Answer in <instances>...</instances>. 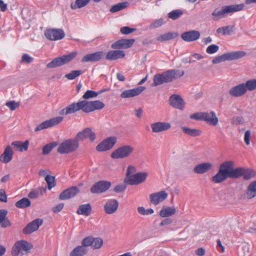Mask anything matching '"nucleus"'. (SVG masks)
Here are the masks:
<instances>
[{
	"label": "nucleus",
	"mask_w": 256,
	"mask_h": 256,
	"mask_svg": "<svg viewBox=\"0 0 256 256\" xmlns=\"http://www.w3.org/2000/svg\"><path fill=\"white\" fill-rule=\"evenodd\" d=\"M80 110H82L86 113L92 112V101L84 100L76 103L74 102L61 110L59 114L60 115H68Z\"/></svg>",
	"instance_id": "nucleus-1"
},
{
	"label": "nucleus",
	"mask_w": 256,
	"mask_h": 256,
	"mask_svg": "<svg viewBox=\"0 0 256 256\" xmlns=\"http://www.w3.org/2000/svg\"><path fill=\"white\" fill-rule=\"evenodd\" d=\"M244 4H232L224 6L220 8H216L212 13L215 20H219L225 18L228 14L240 11L244 9Z\"/></svg>",
	"instance_id": "nucleus-2"
},
{
	"label": "nucleus",
	"mask_w": 256,
	"mask_h": 256,
	"mask_svg": "<svg viewBox=\"0 0 256 256\" xmlns=\"http://www.w3.org/2000/svg\"><path fill=\"white\" fill-rule=\"evenodd\" d=\"M246 55L244 51H232L215 57L212 60L213 64H218L226 61H232L240 59Z\"/></svg>",
	"instance_id": "nucleus-3"
},
{
	"label": "nucleus",
	"mask_w": 256,
	"mask_h": 256,
	"mask_svg": "<svg viewBox=\"0 0 256 256\" xmlns=\"http://www.w3.org/2000/svg\"><path fill=\"white\" fill-rule=\"evenodd\" d=\"M78 146V142L76 139H68L60 143L57 151L61 154H69L76 151Z\"/></svg>",
	"instance_id": "nucleus-4"
},
{
	"label": "nucleus",
	"mask_w": 256,
	"mask_h": 256,
	"mask_svg": "<svg viewBox=\"0 0 256 256\" xmlns=\"http://www.w3.org/2000/svg\"><path fill=\"white\" fill-rule=\"evenodd\" d=\"M77 54V52H73L68 54L55 58L46 64V68H52L63 66L72 60Z\"/></svg>",
	"instance_id": "nucleus-5"
},
{
	"label": "nucleus",
	"mask_w": 256,
	"mask_h": 256,
	"mask_svg": "<svg viewBox=\"0 0 256 256\" xmlns=\"http://www.w3.org/2000/svg\"><path fill=\"white\" fill-rule=\"evenodd\" d=\"M134 147L131 145H124L114 150L110 156L114 159L128 158L134 152Z\"/></svg>",
	"instance_id": "nucleus-6"
},
{
	"label": "nucleus",
	"mask_w": 256,
	"mask_h": 256,
	"mask_svg": "<svg viewBox=\"0 0 256 256\" xmlns=\"http://www.w3.org/2000/svg\"><path fill=\"white\" fill-rule=\"evenodd\" d=\"M32 245L27 241L22 240L16 242L12 250V255L18 256L19 254H26L32 248Z\"/></svg>",
	"instance_id": "nucleus-7"
},
{
	"label": "nucleus",
	"mask_w": 256,
	"mask_h": 256,
	"mask_svg": "<svg viewBox=\"0 0 256 256\" xmlns=\"http://www.w3.org/2000/svg\"><path fill=\"white\" fill-rule=\"evenodd\" d=\"M225 164L228 171V178H238L242 176L243 168L239 167L234 168V162L231 160L225 162Z\"/></svg>",
	"instance_id": "nucleus-8"
},
{
	"label": "nucleus",
	"mask_w": 256,
	"mask_h": 256,
	"mask_svg": "<svg viewBox=\"0 0 256 256\" xmlns=\"http://www.w3.org/2000/svg\"><path fill=\"white\" fill-rule=\"evenodd\" d=\"M44 36L50 40H58L63 38L65 34L60 28H48L45 30Z\"/></svg>",
	"instance_id": "nucleus-9"
},
{
	"label": "nucleus",
	"mask_w": 256,
	"mask_h": 256,
	"mask_svg": "<svg viewBox=\"0 0 256 256\" xmlns=\"http://www.w3.org/2000/svg\"><path fill=\"white\" fill-rule=\"evenodd\" d=\"M63 120L62 116H56L46 120L40 123L34 128V132H37L45 128H48L58 125Z\"/></svg>",
	"instance_id": "nucleus-10"
},
{
	"label": "nucleus",
	"mask_w": 256,
	"mask_h": 256,
	"mask_svg": "<svg viewBox=\"0 0 256 256\" xmlns=\"http://www.w3.org/2000/svg\"><path fill=\"white\" fill-rule=\"evenodd\" d=\"M117 142V138L116 136H110L96 146V150L98 152H105L110 150Z\"/></svg>",
	"instance_id": "nucleus-11"
},
{
	"label": "nucleus",
	"mask_w": 256,
	"mask_h": 256,
	"mask_svg": "<svg viewBox=\"0 0 256 256\" xmlns=\"http://www.w3.org/2000/svg\"><path fill=\"white\" fill-rule=\"evenodd\" d=\"M225 162L222 163L219 168L216 174L212 177V181L216 184L220 183L225 181L228 177V172Z\"/></svg>",
	"instance_id": "nucleus-12"
},
{
	"label": "nucleus",
	"mask_w": 256,
	"mask_h": 256,
	"mask_svg": "<svg viewBox=\"0 0 256 256\" xmlns=\"http://www.w3.org/2000/svg\"><path fill=\"white\" fill-rule=\"evenodd\" d=\"M111 186V182L106 180H100L96 182L90 188L92 194H101L106 192Z\"/></svg>",
	"instance_id": "nucleus-13"
},
{
	"label": "nucleus",
	"mask_w": 256,
	"mask_h": 256,
	"mask_svg": "<svg viewBox=\"0 0 256 256\" xmlns=\"http://www.w3.org/2000/svg\"><path fill=\"white\" fill-rule=\"evenodd\" d=\"M148 176L147 172H140L128 176V183L130 185H138L144 182Z\"/></svg>",
	"instance_id": "nucleus-14"
},
{
	"label": "nucleus",
	"mask_w": 256,
	"mask_h": 256,
	"mask_svg": "<svg viewBox=\"0 0 256 256\" xmlns=\"http://www.w3.org/2000/svg\"><path fill=\"white\" fill-rule=\"evenodd\" d=\"M168 196V193L164 190L154 192L149 195L150 202L152 204L156 206L164 202Z\"/></svg>",
	"instance_id": "nucleus-15"
},
{
	"label": "nucleus",
	"mask_w": 256,
	"mask_h": 256,
	"mask_svg": "<svg viewBox=\"0 0 256 256\" xmlns=\"http://www.w3.org/2000/svg\"><path fill=\"white\" fill-rule=\"evenodd\" d=\"M169 104L173 108L183 110L186 103L180 96L176 94L172 95L169 98Z\"/></svg>",
	"instance_id": "nucleus-16"
},
{
	"label": "nucleus",
	"mask_w": 256,
	"mask_h": 256,
	"mask_svg": "<svg viewBox=\"0 0 256 256\" xmlns=\"http://www.w3.org/2000/svg\"><path fill=\"white\" fill-rule=\"evenodd\" d=\"M164 73L166 83L171 82L174 80L180 78L184 74V72L179 70H170Z\"/></svg>",
	"instance_id": "nucleus-17"
},
{
	"label": "nucleus",
	"mask_w": 256,
	"mask_h": 256,
	"mask_svg": "<svg viewBox=\"0 0 256 256\" xmlns=\"http://www.w3.org/2000/svg\"><path fill=\"white\" fill-rule=\"evenodd\" d=\"M200 36V32L196 30H190L182 33L180 35L182 39L186 42H195Z\"/></svg>",
	"instance_id": "nucleus-18"
},
{
	"label": "nucleus",
	"mask_w": 256,
	"mask_h": 256,
	"mask_svg": "<svg viewBox=\"0 0 256 256\" xmlns=\"http://www.w3.org/2000/svg\"><path fill=\"white\" fill-rule=\"evenodd\" d=\"M88 138L91 141H94L96 138L94 132L90 128H86L78 133L76 140L78 141L83 140Z\"/></svg>",
	"instance_id": "nucleus-19"
},
{
	"label": "nucleus",
	"mask_w": 256,
	"mask_h": 256,
	"mask_svg": "<svg viewBox=\"0 0 256 256\" xmlns=\"http://www.w3.org/2000/svg\"><path fill=\"white\" fill-rule=\"evenodd\" d=\"M118 207V202L116 199H109L104 204V208L105 212L108 214L115 213Z\"/></svg>",
	"instance_id": "nucleus-20"
},
{
	"label": "nucleus",
	"mask_w": 256,
	"mask_h": 256,
	"mask_svg": "<svg viewBox=\"0 0 256 256\" xmlns=\"http://www.w3.org/2000/svg\"><path fill=\"white\" fill-rule=\"evenodd\" d=\"M150 127L153 132L159 133L168 130L171 124L168 122H158L152 124Z\"/></svg>",
	"instance_id": "nucleus-21"
},
{
	"label": "nucleus",
	"mask_w": 256,
	"mask_h": 256,
	"mask_svg": "<svg viewBox=\"0 0 256 256\" xmlns=\"http://www.w3.org/2000/svg\"><path fill=\"white\" fill-rule=\"evenodd\" d=\"M42 223V220L40 218L36 219L27 224L23 229L22 232L24 234H30L38 230Z\"/></svg>",
	"instance_id": "nucleus-22"
},
{
	"label": "nucleus",
	"mask_w": 256,
	"mask_h": 256,
	"mask_svg": "<svg viewBox=\"0 0 256 256\" xmlns=\"http://www.w3.org/2000/svg\"><path fill=\"white\" fill-rule=\"evenodd\" d=\"M146 88L144 86H140L136 88L125 90L120 94V97L122 98H130L140 94Z\"/></svg>",
	"instance_id": "nucleus-23"
},
{
	"label": "nucleus",
	"mask_w": 256,
	"mask_h": 256,
	"mask_svg": "<svg viewBox=\"0 0 256 256\" xmlns=\"http://www.w3.org/2000/svg\"><path fill=\"white\" fill-rule=\"evenodd\" d=\"M104 56V54L102 51L97 52L94 53L88 54L84 56L81 61L82 62H96L102 60Z\"/></svg>",
	"instance_id": "nucleus-24"
},
{
	"label": "nucleus",
	"mask_w": 256,
	"mask_h": 256,
	"mask_svg": "<svg viewBox=\"0 0 256 256\" xmlns=\"http://www.w3.org/2000/svg\"><path fill=\"white\" fill-rule=\"evenodd\" d=\"M134 42V39H122L113 43L111 47L114 49L128 48L133 45Z\"/></svg>",
	"instance_id": "nucleus-25"
},
{
	"label": "nucleus",
	"mask_w": 256,
	"mask_h": 256,
	"mask_svg": "<svg viewBox=\"0 0 256 256\" xmlns=\"http://www.w3.org/2000/svg\"><path fill=\"white\" fill-rule=\"evenodd\" d=\"M203 120L212 126H216L218 124V118L214 111L204 112Z\"/></svg>",
	"instance_id": "nucleus-26"
},
{
	"label": "nucleus",
	"mask_w": 256,
	"mask_h": 256,
	"mask_svg": "<svg viewBox=\"0 0 256 256\" xmlns=\"http://www.w3.org/2000/svg\"><path fill=\"white\" fill-rule=\"evenodd\" d=\"M244 84H240L232 88L229 90V94L234 97H240L246 92Z\"/></svg>",
	"instance_id": "nucleus-27"
},
{
	"label": "nucleus",
	"mask_w": 256,
	"mask_h": 256,
	"mask_svg": "<svg viewBox=\"0 0 256 256\" xmlns=\"http://www.w3.org/2000/svg\"><path fill=\"white\" fill-rule=\"evenodd\" d=\"M79 192V189L76 186H72L64 190L60 195V200L70 199L75 196Z\"/></svg>",
	"instance_id": "nucleus-28"
},
{
	"label": "nucleus",
	"mask_w": 256,
	"mask_h": 256,
	"mask_svg": "<svg viewBox=\"0 0 256 256\" xmlns=\"http://www.w3.org/2000/svg\"><path fill=\"white\" fill-rule=\"evenodd\" d=\"M210 162H203L196 165L194 168V172L196 174H202L209 171L212 168Z\"/></svg>",
	"instance_id": "nucleus-29"
},
{
	"label": "nucleus",
	"mask_w": 256,
	"mask_h": 256,
	"mask_svg": "<svg viewBox=\"0 0 256 256\" xmlns=\"http://www.w3.org/2000/svg\"><path fill=\"white\" fill-rule=\"evenodd\" d=\"M13 154L14 152L12 147L10 146H8L0 156V161L4 164L9 162L12 159Z\"/></svg>",
	"instance_id": "nucleus-30"
},
{
	"label": "nucleus",
	"mask_w": 256,
	"mask_h": 256,
	"mask_svg": "<svg viewBox=\"0 0 256 256\" xmlns=\"http://www.w3.org/2000/svg\"><path fill=\"white\" fill-rule=\"evenodd\" d=\"M177 212L174 206H163L158 212L159 216L162 218H170L174 215Z\"/></svg>",
	"instance_id": "nucleus-31"
},
{
	"label": "nucleus",
	"mask_w": 256,
	"mask_h": 256,
	"mask_svg": "<svg viewBox=\"0 0 256 256\" xmlns=\"http://www.w3.org/2000/svg\"><path fill=\"white\" fill-rule=\"evenodd\" d=\"M125 56V52L122 50H114L109 51L106 56V59L113 60L122 58Z\"/></svg>",
	"instance_id": "nucleus-32"
},
{
	"label": "nucleus",
	"mask_w": 256,
	"mask_h": 256,
	"mask_svg": "<svg viewBox=\"0 0 256 256\" xmlns=\"http://www.w3.org/2000/svg\"><path fill=\"white\" fill-rule=\"evenodd\" d=\"M28 144L29 142L28 140H26L24 142L22 141H14L12 143V146L16 150L21 152L27 150Z\"/></svg>",
	"instance_id": "nucleus-33"
},
{
	"label": "nucleus",
	"mask_w": 256,
	"mask_h": 256,
	"mask_svg": "<svg viewBox=\"0 0 256 256\" xmlns=\"http://www.w3.org/2000/svg\"><path fill=\"white\" fill-rule=\"evenodd\" d=\"M92 210V207L90 204L80 205L77 210V214L85 216H88Z\"/></svg>",
	"instance_id": "nucleus-34"
},
{
	"label": "nucleus",
	"mask_w": 256,
	"mask_h": 256,
	"mask_svg": "<svg viewBox=\"0 0 256 256\" xmlns=\"http://www.w3.org/2000/svg\"><path fill=\"white\" fill-rule=\"evenodd\" d=\"M256 196V181L252 182L248 186L246 197L250 199Z\"/></svg>",
	"instance_id": "nucleus-35"
},
{
	"label": "nucleus",
	"mask_w": 256,
	"mask_h": 256,
	"mask_svg": "<svg viewBox=\"0 0 256 256\" xmlns=\"http://www.w3.org/2000/svg\"><path fill=\"white\" fill-rule=\"evenodd\" d=\"M87 249L84 246H78L70 253V256H84L87 252Z\"/></svg>",
	"instance_id": "nucleus-36"
},
{
	"label": "nucleus",
	"mask_w": 256,
	"mask_h": 256,
	"mask_svg": "<svg viewBox=\"0 0 256 256\" xmlns=\"http://www.w3.org/2000/svg\"><path fill=\"white\" fill-rule=\"evenodd\" d=\"M178 36V34L176 32H169L157 37L156 40L159 42H164L174 39Z\"/></svg>",
	"instance_id": "nucleus-37"
},
{
	"label": "nucleus",
	"mask_w": 256,
	"mask_h": 256,
	"mask_svg": "<svg viewBox=\"0 0 256 256\" xmlns=\"http://www.w3.org/2000/svg\"><path fill=\"white\" fill-rule=\"evenodd\" d=\"M182 129L184 132L191 136H196L201 134L200 130L196 128H190L186 126H182Z\"/></svg>",
	"instance_id": "nucleus-38"
},
{
	"label": "nucleus",
	"mask_w": 256,
	"mask_h": 256,
	"mask_svg": "<svg viewBox=\"0 0 256 256\" xmlns=\"http://www.w3.org/2000/svg\"><path fill=\"white\" fill-rule=\"evenodd\" d=\"M234 26H228L218 28L216 30V32L222 35H229L231 34L234 30Z\"/></svg>",
	"instance_id": "nucleus-39"
},
{
	"label": "nucleus",
	"mask_w": 256,
	"mask_h": 256,
	"mask_svg": "<svg viewBox=\"0 0 256 256\" xmlns=\"http://www.w3.org/2000/svg\"><path fill=\"white\" fill-rule=\"evenodd\" d=\"M128 6V3L126 2H120L115 5H114L110 8V11L112 13H114L122 10L126 8H127Z\"/></svg>",
	"instance_id": "nucleus-40"
},
{
	"label": "nucleus",
	"mask_w": 256,
	"mask_h": 256,
	"mask_svg": "<svg viewBox=\"0 0 256 256\" xmlns=\"http://www.w3.org/2000/svg\"><path fill=\"white\" fill-rule=\"evenodd\" d=\"M30 201L28 198H24L18 201L15 204V206L19 208H24L30 206Z\"/></svg>",
	"instance_id": "nucleus-41"
},
{
	"label": "nucleus",
	"mask_w": 256,
	"mask_h": 256,
	"mask_svg": "<svg viewBox=\"0 0 256 256\" xmlns=\"http://www.w3.org/2000/svg\"><path fill=\"white\" fill-rule=\"evenodd\" d=\"M166 83L164 73L156 74L153 78L152 86H157Z\"/></svg>",
	"instance_id": "nucleus-42"
},
{
	"label": "nucleus",
	"mask_w": 256,
	"mask_h": 256,
	"mask_svg": "<svg viewBox=\"0 0 256 256\" xmlns=\"http://www.w3.org/2000/svg\"><path fill=\"white\" fill-rule=\"evenodd\" d=\"M82 73V70H72L70 73L66 74L64 76L68 80H72L79 76Z\"/></svg>",
	"instance_id": "nucleus-43"
},
{
	"label": "nucleus",
	"mask_w": 256,
	"mask_h": 256,
	"mask_svg": "<svg viewBox=\"0 0 256 256\" xmlns=\"http://www.w3.org/2000/svg\"><path fill=\"white\" fill-rule=\"evenodd\" d=\"M244 85L246 92L248 90L252 91L256 89V79H252L247 80L244 84Z\"/></svg>",
	"instance_id": "nucleus-44"
},
{
	"label": "nucleus",
	"mask_w": 256,
	"mask_h": 256,
	"mask_svg": "<svg viewBox=\"0 0 256 256\" xmlns=\"http://www.w3.org/2000/svg\"><path fill=\"white\" fill-rule=\"evenodd\" d=\"M45 180L48 184V190H51L56 185L54 176L48 174L46 176Z\"/></svg>",
	"instance_id": "nucleus-45"
},
{
	"label": "nucleus",
	"mask_w": 256,
	"mask_h": 256,
	"mask_svg": "<svg viewBox=\"0 0 256 256\" xmlns=\"http://www.w3.org/2000/svg\"><path fill=\"white\" fill-rule=\"evenodd\" d=\"M255 172L250 169L243 168L242 176L244 180H249L255 176Z\"/></svg>",
	"instance_id": "nucleus-46"
},
{
	"label": "nucleus",
	"mask_w": 256,
	"mask_h": 256,
	"mask_svg": "<svg viewBox=\"0 0 256 256\" xmlns=\"http://www.w3.org/2000/svg\"><path fill=\"white\" fill-rule=\"evenodd\" d=\"M90 0H76L74 5L71 4V8L72 9L82 8L86 6L89 2Z\"/></svg>",
	"instance_id": "nucleus-47"
},
{
	"label": "nucleus",
	"mask_w": 256,
	"mask_h": 256,
	"mask_svg": "<svg viewBox=\"0 0 256 256\" xmlns=\"http://www.w3.org/2000/svg\"><path fill=\"white\" fill-rule=\"evenodd\" d=\"M56 145L57 144L56 142L50 143L46 144L42 148V154L44 155L48 154Z\"/></svg>",
	"instance_id": "nucleus-48"
},
{
	"label": "nucleus",
	"mask_w": 256,
	"mask_h": 256,
	"mask_svg": "<svg viewBox=\"0 0 256 256\" xmlns=\"http://www.w3.org/2000/svg\"><path fill=\"white\" fill-rule=\"evenodd\" d=\"M102 92V91H100L99 92H96L92 90H88L83 95L82 98L86 100L90 98H96L98 96V94H101Z\"/></svg>",
	"instance_id": "nucleus-49"
},
{
	"label": "nucleus",
	"mask_w": 256,
	"mask_h": 256,
	"mask_svg": "<svg viewBox=\"0 0 256 256\" xmlns=\"http://www.w3.org/2000/svg\"><path fill=\"white\" fill-rule=\"evenodd\" d=\"M182 14V10H174L168 14V16L172 20H176Z\"/></svg>",
	"instance_id": "nucleus-50"
},
{
	"label": "nucleus",
	"mask_w": 256,
	"mask_h": 256,
	"mask_svg": "<svg viewBox=\"0 0 256 256\" xmlns=\"http://www.w3.org/2000/svg\"><path fill=\"white\" fill-rule=\"evenodd\" d=\"M92 112L96 110H101L105 106L104 104L100 100L92 101Z\"/></svg>",
	"instance_id": "nucleus-51"
},
{
	"label": "nucleus",
	"mask_w": 256,
	"mask_h": 256,
	"mask_svg": "<svg viewBox=\"0 0 256 256\" xmlns=\"http://www.w3.org/2000/svg\"><path fill=\"white\" fill-rule=\"evenodd\" d=\"M165 23L164 20L162 18H160L158 20H155L153 22H152L150 25V29L155 28L158 27L160 26L163 25Z\"/></svg>",
	"instance_id": "nucleus-52"
},
{
	"label": "nucleus",
	"mask_w": 256,
	"mask_h": 256,
	"mask_svg": "<svg viewBox=\"0 0 256 256\" xmlns=\"http://www.w3.org/2000/svg\"><path fill=\"white\" fill-rule=\"evenodd\" d=\"M219 50V46L216 44H211L208 46L206 49L207 54H212L216 53Z\"/></svg>",
	"instance_id": "nucleus-53"
},
{
	"label": "nucleus",
	"mask_w": 256,
	"mask_h": 256,
	"mask_svg": "<svg viewBox=\"0 0 256 256\" xmlns=\"http://www.w3.org/2000/svg\"><path fill=\"white\" fill-rule=\"evenodd\" d=\"M103 240L100 238H93L92 247L94 248H100L102 245Z\"/></svg>",
	"instance_id": "nucleus-54"
},
{
	"label": "nucleus",
	"mask_w": 256,
	"mask_h": 256,
	"mask_svg": "<svg viewBox=\"0 0 256 256\" xmlns=\"http://www.w3.org/2000/svg\"><path fill=\"white\" fill-rule=\"evenodd\" d=\"M204 112H196L192 114L190 116L191 119H194L196 120H203Z\"/></svg>",
	"instance_id": "nucleus-55"
},
{
	"label": "nucleus",
	"mask_w": 256,
	"mask_h": 256,
	"mask_svg": "<svg viewBox=\"0 0 256 256\" xmlns=\"http://www.w3.org/2000/svg\"><path fill=\"white\" fill-rule=\"evenodd\" d=\"M6 105L11 110H14L16 108L19 106V104L15 101H10L7 102Z\"/></svg>",
	"instance_id": "nucleus-56"
},
{
	"label": "nucleus",
	"mask_w": 256,
	"mask_h": 256,
	"mask_svg": "<svg viewBox=\"0 0 256 256\" xmlns=\"http://www.w3.org/2000/svg\"><path fill=\"white\" fill-rule=\"evenodd\" d=\"M136 30L135 28H132L128 26H124L121 28L120 32L122 34H128Z\"/></svg>",
	"instance_id": "nucleus-57"
},
{
	"label": "nucleus",
	"mask_w": 256,
	"mask_h": 256,
	"mask_svg": "<svg viewBox=\"0 0 256 256\" xmlns=\"http://www.w3.org/2000/svg\"><path fill=\"white\" fill-rule=\"evenodd\" d=\"M162 220L160 224V226H169L173 222V220L170 218H165Z\"/></svg>",
	"instance_id": "nucleus-58"
},
{
	"label": "nucleus",
	"mask_w": 256,
	"mask_h": 256,
	"mask_svg": "<svg viewBox=\"0 0 256 256\" xmlns=\"http://www.w3.org/2000/svg\"><path fill=\"white\" fill-rule=\"evenodd\" d=\"M93 238L87 237L84 238L82 242V246H92V244Z\"/></svg>",
	"instance_id": "nucleus-59"
},
{
	"label": "nucleus",
	"mask_w": 256,
	"mask_h": 256,
	"mask_svg": "<svg viewBox=\"0 0 256 256\" xmlns=\"http://www.w3.org/2000/svg\"><path fill=\"white\" fill-rule=\"evenodd\" d=\"M126 186L124 184L116 186L114 188V190L116 193H121L126 189Z\"/></svg>",
	"instance_id": "nucleus-60"
},
{
	"label": "nucleus",
	"mask_w": 256,
	"mask_h": 256,
	"mask_svg": "<svg viewBox=\"0 0 256 256\" xmlns=\"http://www.w3.org/2000/svg\"><path fill=\"white\" fill-rule=\"evenodd\" d=\"M33 61V58L30 57L28 54H24L22 57V62L24 63L30 64Z\"/></svg>",
	"instance_id": "nucleus-61"
},
{
	"label": "nucleus",
	"mask_w": 256,
	"mask_h": 256,
	"mask_svg": "<svg viewBox=\"0 0 256 256\" xmlns=\"http://www.w3.org/2000/svg\"><path fill=\"white\" fill-rule=\"evenodd\" d=\"M233 124H239L244 123V118L242 116H236L233 118L232 122Z\"/></svg>",
	"instance_id": "nucleus-62"
},
{
	"label": "nucleus",
	"mask_w": 256,
	"mask_h": 256,
	"mask_svg": "<svg viewBox=\"0 0 256 256\" xmlns=\"http://www.w3.org/2000/svg\"><path fill=\"white\" fill-rule=\"evenodd\" d=\"M136 172V168L132 166H130L128 167L126 170V176L128 178L130 176V174L134 173Z\"/></svg>",
	"instance_id": "nucleus-63"
},
{
	"label": "nucleus",
	"mask_w": 256,
	"mask_h": 256,
	"mask_svg": "<svg viewBox=\"0 0 256 256\" xmlns=\"http://www.w3.org/2000/svg\"><path fill=\"white\" fill-rule=\"evenodd\" d=\"M64 206V204L62 203L59 204H58L56 206L52 208V212L54 213H58L62 210Z\"/></svg>",
	"instance_id": "nucleus-64"
}]
</instances>
